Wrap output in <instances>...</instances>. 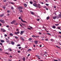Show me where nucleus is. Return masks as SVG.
<instances>
[{"mask_svg": "<svg viewBox=\"0 0 61 61\" xmlns=\"http://www.w3.org/2000/svg\"><path fill=\"white\" fill-rule=\"evenodd\" d=\"M9 50H10V51H12V49H9Z\"/></svg>", "mask_w": 61, "mask_h": 61, "instance_id": "nucleus-34", "label": "nucleus"}, {"mask_svg": "<svg viewBox=\"0 0 61 61\" xmlns=\"http://www.w3.org/2000/svg\"><path fill=\"white\" fill-rule=\"evenodd\" d=\"M18 9H23V7L22 6H19L18 7Z\"/></svg>", "mask_w": 61, "mask_h": 61, "instance_id": "nucleus-2", "label": "nucleus"}, {"mask_svg": "<svg viewBox=\"0 0 61 61\" xmlns=\"http://www.w3.org/2000/svg\"><path fill=\"white\" fill-rule=\"evenodd\" d=\"M15 38H16V39H18V37L16 36H15Z\"/></svg>", "mask_w": 61, "mask_h": 61, "instance_id": "nucleus-23", "label": "nucleus"}, {"mask_svg": "<svg viewBox=\"0 0 61 61\" xmlns=\"http://www.w3.org/2000/svg\"><path fill=\"white\" fill-rule=\"evenodd\" d=\"M39 35H42V33L40 32H39Z\"/></svg>", "mask_w": 61, "mask_h": 61, "instance_id": "nucleus-27", "label": "nucleus"}, {"mask_svg": "<svg viewBox=\"0 0 61 61\" xmlns=\"http://www.w3.org/2000/svg\"><path fill=\"white\" fill-rule=\"evenodd\" d=\"M24 5L25 7H26V6H27V5H26V4H24Z\"/></svg>", "mask_w": 61, "mask_h": 61, "instance_id": "nucleus-21", "label": "nucleus"}, {"mask_svg": "<svg viewBox=\"0 0 61 61\" xmlns=\"http://www.w3.org/2000/svg\"><path fill=\"white\" fill-rule=\"evenodd\" d=\"M50 17H47L46 18V19H47V20H48V19H49L50 18Z\"/></svg>", "mask_w": 61, "mask_h": 61, "instance_id": "nucleus-22", "label": "nucleus"}, {"mask_svg": "<svg viewBox=\"0 0 61 61\" xmlns=\"http://www.w3.org/2000/svg\"><path fill=\"white\" fill-rule=\"evenodd\" d=\"M0 45L2 46H3V43H0Z\"/></svg>", "mask_w": 61, "mask_h": 61, "instance_id": "nucleus-33", "label": "nucleus"}, {"mask_svg": "<svg viewBox=\"0 0 61 61\" xmlns=\"http://www.w3.org/2000/svg\"><path fill=\"white\" fill-rule=\"evenodd\" d=\"M41 39L42 40H43V41H44V39Z\"/></svg>", "mask_w": 61, "mask_h": 61, "instance_id": "nucleus-63", "label": "nucleus"}, {"mask_svg": "<svg viewBox=\"0 0 61 61\" xmlns=\"http://www.w3.org/2000/svg\"><path fill=\"white\" fill-rule=\"evenodd\" d=\"M11 44L12 45H15V42L13 41H11Z\"/></svg>", "mask_w": 61, "mask_h": 61, "instance_id": "nucleus-5", "label": "nucleus"}, {"mask_svg": "<svg viewBox=\"0 0 61 61\" xmlns=\"http://www.w3.org/2000/svg\"><path fill=\"white\" fill-rule=\"evenodd\" d=\"M59 25V24H55V25H56V26H58V25Z\"/></svg>", "mask_w": 61, "mask_h": 61, "instance_id": "nucleus-49", "label": "nucleus"}, {"mask_svg": "<svg viewBox=\"0 0 61 61\" xmlns=\"http://www.w3.org/2000/svg\"><path fill=\"white\" fill-rule=\"evenodd\" d=\"M23 33H24V31H21L20 33V35H23Z\"/></svg>", "mask_w": 61, "mask_h": 61, "instance_id": "nucleus-6", "label": "nucleus"}, {"mask_svg": "<svg viewBox=\"0 0 61 61\" xmlns=\"http://www.w3.org/2000/svg\"><path fill=\"white\" fill-rule=\"evenodd\" d=\"M54 8H56V6H54Z\"/></svg>", "mask_w": 61, "mask_h": 61, "instance_id": "nucleus-60", "label": "nucleus"}, {"mask_svg": "<svg viewBox=\"0 0 61 61\" xmlns=\"http://www.w3.org/2000/svg\"><path fill=\"white\" fill-rule=\"evenodd\" d=\"M56 16H55L53 17V19H56Z\"/></svg>", "mask_w": 61, "mask_h": 61, "instance_id": "nucleus-15", "label": "nucleus"}, {"mask_svg": "<svg viewBox=\"0 0 61 61\" xmlns=\"http://www.w3.org/2000/svg\"><path fill=\"white\" fill-rule=\"evenodd\" d=\"M59 17H60V18H61V14H59Z\"/></svg>", "mask_w": 61, "mask_h": 61, "instance_id": "nucleus-35", "label": "nucleus"}, {"mask_svg": "<svg viewBox=\"0 0 61 61\" xmlns=\"http://www.w3.org/2000/svg\"><path fill=\"white\" fill-rule=\"evenodd\" d=\"M46 5H47V6H48V5H48V4H46Z\"/></svg>", "mask_w": 61, "mask_h": 61, "instance_id": "nucleus-43", "label": "nucleus"}, {"mask_svg": "<svg viewBox=\"0 0 61 61\" xmlns=\"http://www.w3.org/2000/svg\"><path fill=\"white\" fill-rule=\"evenodd\" d=\"M3 32H5V30H3Z\"/></svg>", "mask_w": 61, "mask_h": 61, "instance_id": "nucleus-48", "label": "nucleus"}, {"mask_svg": "<svg viewBox=\"0 0 61 61\" xmlns=\"http://www.w3.org/2000/svg\"><path fill=\"white\" fill-rule=\"evenodd\" d=\"M33 39L32 38H30L29 39V41H31V40H32Z\"/></svg>", "mask_w": 61, "mask_h": 61, "instance_id": "nucleus-19", "label": "nucleus"}, {"mask_svg": "<svg viewBox=\"0 0 61 61\" xmlns=\"http://www.w3.org/2000/svg\"><path fill=\"white\" fill-rule=\"evenodd\" d=\"M59 34H61V32H59Z\"/></svg>", "mask_w": 61, "mask_h": 61, "instance_id": "nucleus-64", "label": "nucleus"}, {"mask_svg": "<svg viewBox=\"0 0 61 61\" xmlns=\"http://www.w3.org/2000/svg\"><path fill=\"white\" fill-rule=\"evenodd\" d=\"M56 46L57 47V48H60V47H59L58 46Z\"/></svg>", "mask_w": 61, "mask_h": 61, "instance_id": "nucleus-40", "label": "nucleus"}, {"mask_svg": "<svg viewBox=\"0 0 61 61\" xmlns=\"http://www.w3.org/2000/svg\"><path fill=\"white\" fill-rule=\"evenodd\" d=\"M30 12L32 15H34V13L33 12L31 11H30Z\"/></svg>", "mask_w": 61, "mask_h": 61, "instance_id": "nucleus-9", "label": "nucleus"}, {"mask_svg": "<svg viewBox=\"0 0 61 61\" xmlns=\"http://www.w3.org/2000/svg\"><path fill=\"white\" fill-rule=\"evenodd\" d=\"M27 29H28L29 30H31V28H27Z\"/></svg>", "mask_w": 61, "mask_h": 61, "instance_id": "nucleus-42", "label": "nucleus"}, {"mask_svg": "<svg viewBox=\"0 0 61 61\" xmlns=\"http://www.w3.org/2000/svg\"><path fill=\"white\" fill-rule=\"evenodd\" d=\"M36 56L38 57V59H40V58H39V57H40L38 55H36Z\"/></svg>", "mask_w": 61, "mask_h": 61, "instance_id": "nucleus-11", "label": "nucleus"}, {"mask_svg": "<svg viewBox=\"0 0 61 61\" xmlns=\"http://www.w3.org/2000/svg\"><path fill=\"white\" fill-rule=\"evenodd\" d=\"M3 2H6V0H4L3 1Z\"/></svg>", "mask_w": 61, "mask_h": 61, "instance_id": "nucleus-50", "label": "nucleus"}, {"mask_svg": "<svg viewBox=\"0 0 61 61\" xmlns=\"http://www.w3.org/2000/svg\"><path fill=\"white\" fill-rule=\"evenodd\" d=\"M47 35H51V34H50L48 33H47Z\"/></svg>", "mask_w": 61, "mask_h": 61, "instance_id": "nucleus-37", "label": "nucleus"}, {"mask_svg": "<svg viewBox=\"0 0 61 61\" xmlns=\"http://www.w3.org/2000/svg\"><path fill=\"white\" fill-rule=\"evenodd\" d=\"M15 34L16 35H17V33L16 32H15Z\"/></svg>", "mask_w": 61, "mask_h": 61, "instance_id": "nucleus-51", "label": "nucleus"}, {"mask_svg": "<svg viewBox=\"0 0 61 61\" xmlns=\"http://www.w3.org/2000/svg\"><path fill=\"white\" fill-rule=\"evenodd\" d=\"M20 40H22V41H24V39L22 37H20Z\"/></svg>", "mask_w": 61, "mask_h": 61, "instance_id": "nucleus-4", "label": "nucleus"}, {"mask_svg": "<svg viewBox=\"0 0 61 61\" xmlns=\"http://www.w3.org/2000/svg\"><path fill=\"white\" fill-rule=\"evenodd\" d=\"M46 41H48V40L47 39H46L45 40Z\"/></svg>", "mask_w": 61, "mask_h": 61, "instance_id": "nucleus-36", "label": "nucleus"}, {"mask_svg": "<svg viewBox=\"0 0 61 61\" xmlns=\"http://www.w3.org/2000/svg\"><path fill=\"white\" fill-rule=\"evenodd\" d=\"M33 2H35V3H37V1H36L35 0H33Z\"/></svg>", "mask_w": 61, "mask_h": 61, "instance_id": "nucleus-24", "label": "nucleus"}, {"mask_svg": "<svg viewBox=\"0 0 61 61\" xmlns=\"http://www.w3.org/2000/svg\"><path fill=\"white\" fill-rule=\"evenodd\" d=\"M6 26V27H9V26L8 25H7Z\"/></svg>", "mask_w": 61, "mask_h": 61, "instance_id": "nucleus-41", "label": "nucleus"}, {"mask_svg": "<svg viewBox=\"0 0 61 61\" xmlns=\"http://www.w3.org/2000/svg\"><path fill=\"white\" fill-rule=\"evenodd\" d=\"M19 49H21V47H19Z\"/></svg>", "mask_w": 61, "mask_h": 61, "instance_id": "nucleus-61", "label": "nucleus"}, {"mask_svg": "<svg viewBox=\"0 0 61 61\" xmlns=\"http://www.w3.org/2000/svg\"><path fill=\"white\" fill-rule=\"evenodd\" d=\"M33 5L35 7H37V4L36 3H34V4H33Z\"/></svg>", "mask_w": 61, "mask_h": 61, "instance_id": "nucleus-1", "label": "nucleus"}, {"mask_svg": "<svg viewBox=\"0 0 61 61\" xmlns=\"http://www.w3.org/2000/svg\"><path fill=\"white\" fill-rule=\"evenodd\" d=\"M21 20L22 22H23V23H26V22L25 21H24L22 19H21Z\"/></svg>", "mask_w": 61, "mask_h": 61, "instance_id": "nucleus-7", "label": "nucleus"}, {"mask_svg": "<svg viewBox=\"0 0 61 61\" xmlns=\"http://www.w3.org/2000/svg\"><path fill=\"white\" fill-rule=\"evenodd\" d=\"M34 43H35V44H36V45H37V43H38V41H34Z\"/></svg>", "mask_w": 61, "mask_h": 61, "instance_id": "nucleus-8", "label": "nucleus"}, {"mask_svg": "<svg viewBox=\"0 0 61 61\" xmlns=\"http://www.w3.org/2000/svg\"><path fill=\"white\" fill-rule=\"evenodd\" d=\"M43 8H46V6H44L43 7Z\"/></svg>", "mask_w": 61, "mask_h": 61, "instance_id": "nucleus-28", "label": "nucleus"}, {"mask_svg": "<svg viewBox=\"0 0 61 61\" xmlns=\"http://www.w3.org/2000/svg\"><path fill=\"white\" fill-rule=\"evenodd\" d=\"M4 36H5V37H6V36H7V35L6 34H5L4 35Z\"/></svg>", "mask_w": 61, "mask_h": 61, "instance_id": "nucleus-38", "label": "nucleus"}, {"mask_svg": "<svg viewBox=\"0 0 61 61\" xmlns=\"http://www.w3.org/2000/svg\"><path fill=\"white\" fill-rule=\"evenodd\" d=\"M58 61H60L61 60L60 59L58 58Z\"/></svg>", "mask_w": 61, "mask_h": 61, "instance_id": "nucleus-47", "label": "nucleus"}, {"mask_svg": "<svg viewBox=\"0 0 61 61\" xmlns=\"http://www.w3.org/2000/svg\"><path fill=\"white\" fill-rule=\"evenodd\" d=\"M17 46H20V44H18L17 45Z\"/></svg>", "mask_w": 61, "mask_h": 61, "instance_id": "nucleus-39", "label": "nucleus"}, {"mask_svg": "<svg viewBox=\"0 0 61 61\" xmlns=\"http://www.w3.org/2000/svg\"><path fill=\"white\" fill-rule=\"evenodd\" d=\"M4 14L3 13L2 14L0 15V17H3V16H4Z\"/></svg>", "mask_w": 61, "mask_h": 61, "instance_id": "nucleus-13", "label": "nucleus"}, {"mask_svg": "<svg viewBox=\"0 0 61 61\" xmlns=\"http://www.w3.org/2000/svg\"><path fill=\"white\" fill-rule=\"evenodd\" d=\"M58 29H60V28H60V27H58Z\"/></svg>", "mask_w": 61, "mask_h": 61, "instance_id": "nucleus-44", "label": "nucleus"}, {"mask_svg": "<svg viewBox=\"0 0 61 61\" xmlns=\"http://www.w3.org/2000/svg\"><path fill=\"white\" fill-rule=\"evenodd\" d=\"M10 36H13V34L12 33H10Z\"/></svg>", "mask_w": 61, "mask_h": 61, "instance_id": "nucleus-16", "label": "nucleus"}, {"mask_svg": "<svg viewBox=\"0 0 61 61\" xmlns=\"http://www.w3.org/2000/svg\"><path fill=\"white\" fill-rule=\"evenodd\" d=\"M6 41L7 42V43H9V40H8V39H7V38H6Z\"/></svg>", "mask_w": 61, "mask_h": 61, "instance_id": "nucleus-12", "label": "nucleus"}, {"mask_svg": "<svg viewBox=\"0 0 61 61\" xmlns=\"http://www.w3.org/2000/svg\"><path fill=\"white\" fill-rule=\"evenodd\" d=\"M54 61H58L57 60H53Z\"/></svg>", "mask_w": 61, "mask_h": 61, "instance_id": "nucleus-57", "label": "nucleus"}, {"mask_svg": "<svg viewBox=\"0 0 61 61\" xmlns=\"http://www.w3.org/2000/svg\"><path fill=\"white\" fill-rule=\"evenodd\" d=\"M37 5H38V6H40V4H37Z\"/></svg>", "mask_w": 61, "mask_h": 61, "instance_id": "nucleus-53", "label": "nucleus"}, {"mask_svg": "<svg viewBox=\"0 0 61 61\" xmlns=\"http://www.w3.org/2000/svg\"><path fill=\"white\" fill-rule=\"evenodd\" d=\"M1 31H3V30H4V29H1Z\"/></svg>", "mask_w": 61, "mask_h": 61, "instance_id": "nucleus-45", "label": "nucleus"}, {"mask_svg": "<svg viewBox=\"0 0 61 61\" xmlns=\"http://www.w3.org/2000/svg\"><path fill=\"white\" fill-rule=\"evenodd\" d=\"M14 25H18V24L16 23H15L14 24Z\"/></svg>", "mask_w": 61, "mask_h": 61, "instance_id": "nucleus-26", "label": "nucleus"}, {"mask_svg": "<svg viewBox=\"0 0 61 61\" xmlns=\"http://www.w3.org/2000/svg\"><path fill=\"white\" fill-rule=\"evenodd\" d=\"M59 18V17H58V16H56V19H58V18Z\"/></svg>", "mask_w": 61, "mask_h": 61, "instance_id": "nucleus-30", "label": "nucleus"}, {"mask_svg": "<svg viewBox=\"0 0 61 61\" xmlns=\"http://www.w3.org/2000/svg\"><path fill=\"white\" fill-rule=\"evenodd\" d=\"M19 33H20V32H19V31H18V32H17V34H19Z\"/></svg>", "mask_w": 61, "mask_h": 61, "instance_id": "nucleus-55", "label": "nucleus"}, {"mask_svg": "<svg viewBox=\"0 0 61 61\" xmlns=\"http://www.w3.org/2000/svg\"><path fill=\"white\" fill-rule=\"evenodd\" d=\"M7 12L8 13H9V12H10V11L9 10H7Z\"/></svg>", "mask_w": 61, "mask_h": 61, "instance_id": "nucleus-56", "label": "nucleus"}, {"mask_svg": "<svg viewBox=\"0 0 61 61\" xmlns=\"http://www.w3.org/2000/svg\"><path fill=\"white\" fill-rule=\"evenodd\" d=\"M15 22V20H13L11 22V24H14Z\"/></svg>", "mask_w": 61, "mask_h": 61, "instance_id": "nucleus-3", "label": "nucleus"}, {"mask_svg": "<svg viewBox=\"0 0 61 61\" xmlns=\"http://www.w3.org/2000/svg\"><path fill=\"white\" fill-rule=\"evenodd\" d=\"M52 28L54 29H55V28H56V27L55 26H52Z\"/></svg>", "mask_w": 61, "mask_h": 61, "instance_id": "nucleus-18", "label": "nucleus"}, {"mask_svg": "<svg viewBox=\"0 0 61 61\" xmlns=\"http://www.w3.org/2000/svg\"><path fill=\"white\" fill-rule=\"evenodd\" d=\"M8 61H11L12 60H10V59H8Z\"/></svg>", "mask_w": 61, "mask_h": 61, "instance_id": "nucleus-59", "label": "nucleus"}, {"mask_svg": "<svg viewBox=\"0 0 61 61\" xmlns=\"http://www.w3.org/2000/svg\"><path fill=\"white\" fill-rule=\"evenodd\" d=\"M44 38V36H42V37H41V38Z\"/></svg>", "mask_w": 61, "mask_h": 61, "instance_id": "nucleus-54", "label": "nucleus"}, {"mask_svg": "<svg viewBox=\"0 0 61 61\" xmlns=\"http://www.w3.org/2000/svg\"><path fill=\"white\" fill-rule=\"evenodd\" d=\"M11 9H14V8H13V7H11Z\"/></svg>", "mask_w": 61, "mask_h": 61, "instance_id": "nucleus-58", "label": "nucleus"}, {"mask_svg": "<svg viewBox=\"0 0 61 61\" xmlns=\"http://www.w3.org/2000/svg\"><path fill=\"white\" fill-rule=\"evenodd\" d=\"M0 21L2 23H4L5 21L3 20H0Z\"/></svg>", "mask_w": 61, "mask_h": 61, "instance_id": "nucleus-10", "label": "nucleus"}, {"mask_svg": "<svg viewBox=\"0 0 61 61\" xmlns=\"http://www.w3.org/2000/svg\"><path fill=\"white\" fill-rule=\"evenodd\" d=\"M37 21H39V20H40V19H37Z\"/></svg>", "mask_w": 61, "mask_h": 61, "instance_id": "nucleus-29", "label": "nucleus"}, {"mask_svg": "<svg viewBox=\"0 0 61 61\" xmlns=\"http://www.w3.org/2000/svg\"><path fill=\"white\" fill-rule=\"evenodd\" d=\"M23 61H25V58L24 57H23Z\"/></svg>", "mask_w": 61, "mask_h": 61, "instance_id": "nucleus-31", "label": "nucleus"}, {"mask_svg": "<svg viewBox=\"0 0 61 61\" xmlns=\"http://www.w3.org/2000/svg\"><path fill=\"white\" fill-rule=\"evenodd\" d=\"M19 11L20 12H21V13H23V11L22 10H19Z\"/></svg>", "mask_w": 61, "mask_h": 61, "instance_id": "nucleus-20", "label": "nucleus"}, {"mask_svg": "<svg viewBox=\"0 0 61 61\" xmlns=\"http://www.w3.org/2000/svg\"><path fill=\"white\" fill-rule=\"evenodd\" d=\"M31 49H29L27 51L28 52H30V51H31Z\"/></svg>", "mask_w": 61, "mask_h": 61, "instance_id": "nucleus-14", "label": "nucleus"}, {"mask_svg": "<svg viewBox=\"0 0 61 61\" xmlns=\"http://www.w3.org/2000/svg\"><path fill=\"white\" fill-rule=\"evenodd\" d=\"M30 3L31 4V5L32 4H33V2L31 1L30 2Z\"/></svg>", "mask_w": 61, "mask_h": 61, "instance_id": "nucleus-25", "label": "nucleus"}, {"mask_svg": "<svg viewBox=\"0 0 61 61\" xmlns=\"http://www.w3.org/2000/svg\"><path fill=\"white\" fill-rule=\"evenodd\" d=\"M16 31H19V30H18V29H17L16 30Z\"/></svg>", "mask_w": 61, "mask_h": 61, "instance_id": "nucleus-52", "label": "nucleus"}, {"mask_svg": "<svg viewBox=\"0 0 61 61\" xmlns=\"http://www.w3.org/2000/svg\"><path fill=\"white\" fill-rule=\"evenodd\" d=\"M32 36L33 37H35V35H33Z\"/></svg>", "mask_w": 61, "mask_h": 61, "instance_id": "nucleus-46", "label": "nucleus"}, {"mask_svg": "<svg viewBox=\"0 0 61 61\" xmlns=\"http://www.w3.org/2000/svg\"><path fill=\"white\" fill-rule=\"evenodd\" d=\"M18 53H20V51H18Z\"/></svg>", "mask_w": 61, "mask_h": 61, "instance_id": "nucleus-62", "label": "nucleus"}, {"mask_svg": "<svg viewBox=\"0 0 61 61\" xmlns=\"http://www.w3.org/2000/svg\"><path fill=\"white\" fill-rule=\"evenodd\" d=\"M0 41L1 42H2V43H4V42H5L4 40H1Z\"/></svg>", "mask_w": 61, "mask_h": 61, "instance_id": "nucleus-17", "label": "nucleus"}, {"mask_svg": "<svg viewBox=\"0 0 61 61\" xmlns=\"http://www.w3.org/2000/svg\"><path fill=\"white\" fill-rule=\"evenodd\" d=\"M51 41H54V40L52 39H51Z\"/></svg>", "mask_w": 61, "mask_h": 61, "instance_id": "nucleus-32", "label": "nucleus"}]
</instances>
